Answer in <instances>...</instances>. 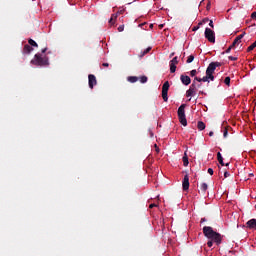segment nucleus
I'll use <instances>...</instances> for the list:
<instances>
[{"mask_svg":"<svg viewBox=\"0 0 256 256\" xmlns=\"http://www.w3.org/2000/svg\"><path fill=\"white\" fill-rule=\"evenodd\" d=\"M153 207H157V204H150L149 209H153Z\"/></svg>","mask_w":256,"mask_h":256,"instance_id":"39","label":"nucleus"},{"mask_svg":"<svg viewBox=\"0 0 256 256\" xmlns=\"http://www.w3.org/2000/svg\"><path fill=\"white\" fill-rule=\"evenodd\" d=\"M224 177L227 179V177H229V172H225Z\"/></svg>","mask_w":256,"mask_h":256,"instance_id":"44","label":"nucleus"},{"mask_svg":"<svg viewBox=\"0 0 256 256\" xmlns=\"http://www.w3.org/2000/svg\"><path fill=\"white\" fill-rule=\"evenodd\" d=\"M42 53H47V48L42 49Z\"/></svg>","mask_w":256,"mask_h":256,"instance_id":"47","label":"nucleus"},{"mask_svg":"<svg viewBox=\"0 0 256 256\" xmlns=\"http://www.w3.org/2000/svg\"><path fill=\"white\" fill-rule=\"evenodd\" d=\"M210 21L209 18H204L198 25H203V23H209Z\"/></svg>","mask_w":256,"mask_h":256,"instance_id":"31","label":"nucleus"},{"mask_svg":"<svg viewBox=\"0 0 256 256\" xmlns=\"http://www.w3.org/2000/svg\"><path fill=\"white\" fill-rule=\"evenodd\" d=\"M203 234L207 239H210L207 242L208 247H213V243H216V245H221L223 241V236L219 234V232H216L213 230V227L211 226H204L203 227Z\"/></svg>","mask_w":256,"mask_h":256,"instance_id":"1","label":"nucleus"},{"mask_svg":"<svg viewBox=\"0 0 256 256\" xmlns=\"http://www.w3.org/2000/svg\"><path fill=\"white\" fill-rule=\"evenodd\" d=\"M177 71V64L170 62V73H175Z\"/></svg>","mask_w":256,"mask_h":256,"instance_id":"18","label":"nucleus"},{"mask_svg":"<svg viewBox=\"0 0 256 256\" xmlns=\"http://www.w3.org/2000/svg\"><path fill=\"white\" fill-rule=\"evenodd\" d=\"M209 27H211L212 29L215 28V25H213V20H210V21H209Z\"/></svg>","mask_w":256,"mask_h":256,"instance_id":"34","label":"nucleus"},{"mask_svg":"<svg viewBox=\"0 0 256 256\" xmlns=\"http://www.w3.org/2000/svg\"><path fill=\"white\" fill-rule=\"evenodd\" d=\"M147 81H148L147 76H141L140 77V83H147Z\"/></svg>","mask_w":256,"mask_h":256,"instance_id":"30","label":"nucleus"},{"mask_svg":"<svg viewBox=\"0 0 256 256\" xmlns=\"http://www.w3.org/2000/svg\"><path fill=\"white\" fill-rule=\"evenodd\" d=\"M217 159H218V162L220 163V165L222 167H225V163L223 162V156L221 155V152L217 153Z\"/></svg>","mask_w":256,"mask_h":256,"instance_id":"14","label":"nucleus"},{"mask_svg":"<svg viewBox=\"0 0 256 256\" xmlns=\"http://www.w3.org/2000/svg\"><path fill=\"white\" fill-rule=\"evenodd\" d=\"M145 25H146L145 23H142L140 24V27H145Z\"/></svg>","mask_w":256,"mask_h":256,"instance_id":"49","label":"nucleus"},{"mask_svg":"<svg viewBox=\"0 0 256 256\" xmlns=\"http://www.w3.org/2000/svg\"><path fill=\"white\" fill-rule=\"evenodd\" d=\"M150 29H153V24H150Z\"/></svg>","mask_w":256,"mask_h":256,"instance_id":"52","label":"nucleus"},{"mask_svg":"<svg viewBox=\"0 0 256 256\" xmlns=\"http://www.w3.org/2000/svg\"><path fill=\"white\" fill-rule=\"evenodd\" d=\"M185 107H187V105L182 104L178 108V119H179V122L181 123V125H183V127H187V118L185 116Z\"/></svg>","mask_w":256,"mask_h":256,"instance_id":"4","label":"nucleus"},{"mask_svg":"<svg viewBox=\"0 0 256 256\" xmlns=\"http://www.w3.org/2000/svg\"><path fill=\"white\" fill-rule=\"evenodd\" d=\"M226 167H229V163L226 164Z\"/></svg>","mask_w":256,"mask_h":256,"instance_id":"54","label":"nucleus"},{"mask_svg":"<svg viewBox=\"0 0 256 256\" xmlns=\"http://www.w3.org/2000/svg\"><path fill=\"white\" fill-rule=\"evenodd\" d=\"M249 177H254V174H253V173H250V174H249Z\"/></svg>","mask_w":256,"mask_h":256,"instance_id":"51","label":"nucleus"},{"mask_svg":"<svg viewBox=\"0 0 256 256\" xmlns=\"http://www.w3.org/2000/svg\"><path fill=\"white\" fill-rule=\"evenodd\" d=\"M128 81L129 83H137V81H139V78L136 76H130L128 77Z\"/></svg>","mask_w":256,"mask_h":256,"instance_id":"21","label":"nucleus"},{"mask_svg":"<svg viewBox=\"0 0 256 256\" xmlns=\"http://www.w3.org/2000/svg\"><path fill=\"white\" fill-rule=\"evenodd\" d=\"M224 83H225V85H227L229 87L231 85V77H226L224 79Z\"/></svg>","mask_w":256,"mask_h":256,"instance_id":"27","label":"nucleus"},{"mask_svg":"<svg viewBox=\"0 0 256 256\" xmlns=\"http://www.w3.org/2000/svg\"><path fill=\"white\" fill-rule=\"evenodd\" d=\"M182 187H183V191H189V175L188 174L184 176Z\"/></svg>","mask_w":256,"mask_h":256,"instance_id":"9","label":"nucleus"},{"mask_svg":"<svg viewBox=\"0 0 256 256\" xmlns=\"http://www.w3.org/2000/svg\"><path fill=\"white\" fill-rule=\"evenodd\" d=\"M228 59H229L230 61H237V57H233V56H229Z\"/></svg>","mask_w":256,"mask_h":256,"instance_id":"35","label":"nucleus"},{"mask_svg":"<svg viewBox=\"0 0 256 256\" xmlns=\"http://www.w3.org/2000/svg\"><path fill=\"white\" fill-rule=\"evenodd\" d=\"M114 15H116V17H119L120 14H119V12H117V13H115Z\"/></svg>","mask_w":256,"mask_h":256,"instance_id":"50","label":"nucleus"},{"mask_svg":"<svg viewBox=\"0 0 256 256\" xmlns=\"http://www.w3.org/2000/svg\"><path fill=\"white\" fill-rule=\"evenodd\" d=\"M162 91L169 92V81H166L162 86Z\"/></svg>","mask_w":256,"mask_h":256,"instance_id":"24","label":"nucleus"},{"mask_svg":"<svg viewBox=\"0 0 256 256\" xmlns=\"http://www.w3.org/2000/svg\"><path fill=\"white\" fill-rule=\"evenodd\" d=\"M208 135H209V137H213L214 132H213V131H210Z\"/></svg>","mask_w":256,"mask_h":256,"instance_id":"43","label":"nucleus"},{"mask_svg":"<svg viewBox=\"0 0 256 256\" xmlns=\"http://www.w3.org/2000/svg\"><path fill=\"white\" fill-rule=\"evenodd\" d=\"M244 37H245V32L242 33V34H240V35H238V36L234 39L232 45H230V46L228 47V49L226 50V53H231V49H233V48L235 47V45H239V43H241V39H243Z\"/></svg>","mask_w":256,"mask_h":256,"instance_id":"6","label":"nucleus"},{"mask_svg":"<svg viewBox=\"0 0 256 256\" xmlns=\"http://www.w3.org/2000/svg\"><path fill=\"white\" fill-rule=\"evenodd\" d=\"M180 81L183 85H191V78L187 75H181L180 76Z\"/></svg>","mask_w":256,"mask_h":256,"instance_id":"10","label":"nucleus"},{"mask_svg":"<svg viewBox=\"0 0 256 256\" xmlns=\"http://www.w3.org/2000/svg\"><path fill=\"white\" fill-rule=\"evenodd\" d=\"M217 67H221V62H211L207 69H206V75L209 77L210 81H215V76H213V73H215V69Z\"/></svg>","mask_w":256,"mask_h":256,"instance_id":"3","label":"nucleus"},{"mask_svg":"<svg viewBox=\"0 0 256 256\" xmlns=\"http://www.w3.org/2000/svg\"><path fill=\"white\" fill-rule=\"evenodd\" d=\"M102 67H109V63H103Z\"/></svg>","mask_w":256,"mask_h":256,"instance_id":"42","label":"nucleus"},{"mask_svg":"<svg viewBox=\"0 0 256 256\" xmlns=\"http://www.w3.org/2000/svg\"><path fill=\"white\" fill-rule=\"evenodd\" d=\"M205 221H207V219L201 218L200 223H205Z\"/></svg>","mask_w":256,"mask_h":256,"instance_id":"45","label":"nucleus"},{"mask_svg":"<svg viewBox=\"0 0 256 256\" xmlns=\"http://www.w3.org/2000/svg\"><path fill=\"white\" fill-rule=\"evenodd\" d=\"M204 36L209 43H215V31L211 30V28L205 29Z\"/></svg>","mask_w":256,"mask_h":256,"instance_id":"5","label":"nucleus"},{"mask_svg":"<svg viewBox=\"0 0 256 256\" xmlns=\"http://www.w3.org/2000/svg\"><path fill=\"white\" fill-rule=\"evenodd\" d=\"M31 64L36 65L37 67H47V65H49V58L47 56H43L41 53H37L31 60Z\"/></svg>","mask_w":256,"mask_h":256,"instance_id":"2","label":"nucleus"},{"mask_svg":"<svg viewBox=\"0 0 256 256\" xmlns=\"http://www.w3.org/2000/svg\"><path fill=\"white\" fill-rule=\"evenodd\" d=\"M88 85L90 89H93L95 85H97V77H95V75L93 74L88 75Z\"/></svg>","mask_w":256,"mask_h":256,"instance_id":"8","label":"nucleus"},{"mask_svg":"<svg viewBox=\"0 0 256 256\" xmlns=\"http://www.w3.org/2000/svg\"><path fill=\"white\" fill-rule=\"evenodd\" d=\"M118 13H119L120 15H123V13H125V10H120V11H118Z\"/></svg>","mask_w":256,"mask_h":256,"instance_id":"46","label":"nucleus"},{"mask_svg":"<svg viewBox=\"0 0 256 256\" xmlns=\"http://www.w3.org/2000/svg\"><path fill=\"white\" fill-rule=\"evenodd\" d=\"M170 63H174V64L178 65V64H179V58H178L177 56H175V57L170 61Z\"/></svg>","mask_w":256,"mask_h":256,"instance_id":"29","label":"nucleus"},{"mask_svg":"<svg viewBox=\"0 0 256 256\" xmlns=\"http://www.w3.org/2000/svg\"><path fill=\"white\" fill-rule=\"evenodd\" d=\"M117 19V14H112L111 18L109 19V25H115V20Z\"/></svg>","mask_w":256,"mask_h":256,"instance_id":"17","label":"nucleus"},{"mask_svg":"<svg viewBox=\"0 0 256 256\" xmlns=\"http://www.w3.org/2000/svg\"><path fill=\"white\" fill-rule=\"evenodd\" d=\"M228 135H229V127H225L224 130H223L224 139H227Z\"/></svg>","mask_w":256,"mask_h":256,"instance_id":"26","label":"nucleus"},{"mask_svg":"<svg viewBox=\"0 0 256 256\" xmlns=\"http://www.w3.org/2000/svg\"><path fill=\"white\" fill-rule=\"evenodd\" d=\"M209 79H210L209 76L206 74V76H204L203 78L195 77L194 81H195V83H197V81H198V83H201V82L209 83Z\"/></svg>","mask_w":256,"mask_h":256,"instance_id":"11","label":"nucleus"},{"mask_svg":"<svg viewBox=\"0 0 256 256\" xmlns=\"http://www.w3.org/2000/svg\"><path fill=\"white\" fill-rule=\"evenodd\" d=\"M256 47V41L254 43H252L248 48H247V52L251 53V51H253V49H255Z\"/></svg>","mask_w":256,"mask_h":256,"instance_id":"25","label":"nucleus"},{"mask_svg":"<svg viewBox=\"0 0 256 256\" xmlns=\"http://www.w3.org/2000/svg\"><path fill=\"white\" fill-rule=\"evenodd\" d=\"M150 135H151V137H153V133H151Z\"/></svg>","mask_w":256,"mask_h":256,"instance_id":"55","label":"nucleus"},{"mask_svg":"<svg viewBox=\"0 0 256 256\" xmlns=\"http://www.w3.org/2000/svg\"><path fill=\"white\" fill-rule=\"evenodd\" d=\"M206 9H207V11H209V9H211V2H208Z\"/></svg>","mask_w":256,"mask_h":256,"instance_id":"36","label":"nucleus"},{"mask_svg":"<svg viewBox=\"0 0 256 256\" xmlns=\"http://www.w3.org/2000/svg\"><path fill=\"white\" fill-rule=\"evenodd\" d=\"M149 51H151V47L146 48L144 51H142L139 54L140 59H143V57H145V55H147V53H149Z\"/></svg>","mask_w":256,"mask_h":256,"instance_id":"16","label":"nucleus"},{"mask_svg":"<svg viewBox=\"0 0 256 256\" xmlns=\"http://www.w3.org/2000/svg\"><path fill=\"white\" fill-rule=\"evenodd\" d=\"M197 93V82L193 80V83L190 85L189 89L186 91V97H194Z\"/></svg>","mask_w":256,"mask_h":256,"instance_id":"7","label":"nucleus"},{"mask_svg":"<svg viewBox=\"0 0 256 256\" xmlns=\"http://www.w3.org/2000/svg\"><path fill=\"white\" fill-rule=\"evenodd\" d=\"M28 43H29V45L31 46V47H39V45L37 44V42H35V40H33V39H29L28 40Z\"/></svg>","mask_w":256,"mask_h":256,"instance_id":"23","label":"nucleus"},{"mask_svg":"<svg viewBox=\"0 0 256 256\" xmlns=\"http://www.w3.org/2000/svg\"><path fill=\"white\" fill-rule=\"evenodd\" d=\"M200 189H201V193H205L207 189H209V186L207 185V183H202L200 186Z\"/></svg>","mask_w":256,"mask_h":256,"instance_id":"20","label":"nucleus"},{"mask_svg":"<svg viewBox=\"0 0 256 256\" xmlns=\"http://www.w3.org/2000/svg\"><path fill=\"white\" fill-rule=\"evenodd\" d=\"M197 127H198L199 131H204L205 124L203 123V121H198Z\"/></svg>","mask_w":256,"mask_h":256,"instance_id":"22","label":"nucleus"},{"mask_svg":"<svg viewBox=\"0 0 256 256\" xmlns=\"http://www.w3.org/2000/svg\"><path fill=\"white\" fill-rule=\"evenodd\" d=\"M195 75H197V70L190 71V76L191 77H195Z\"/></svg>","mask_w":256,"mask_h":256,"instance_id":"32","label":"nucleus"},{"mask_svg":"<svg viewBox=\"0 0 256 256\" xmlns=\"http://www.w3.org/2000/svg\"><path fill=\"white\" fill-rule=\"evenodd\" d=\"M33 51V47H31L29 44H26L22 50L23 55H29Z\"/></svg>","mask_w":256,"mask_h":256,"instance_id":"12","label":"nucleus"},{"mask_svg":"<svg viewBox=\"0 0 256 256\" xmlns=\"http://www.w3.org/2000/svg\"><path fill=\"white\" fill-rule=\"evenodd\" d=\"M199 29V25L198 26H195V27H193V31H197Z\"/></svg>","mask_w":256,"mask_h":256,"instance_id":"41","label":"nucleus"},{"mask_svg":"<svg viewBox=\"0 0 256 256\" xmlns=\"http://www.w3.org/2000/svg\"><path fill=\"white\" fill-rule=\"evenodd\" d=\"M182 161H183L184 167H187L189 165V157L187 156V153L184 154Z\"/></svg>","mask_w":256,"mask_h":256,"instance_id":"15","label":"nucleus"},{"mask_svg":"<svg viewBox=\"0 0 256 256\" xmlns=\"http://www.w3.org/2000/svg\"><path fill=\"white\" fill-rule=\"evenodd\" d=\"M199 93H200V95H203V94H204V92H203V91H200Z\"/></svg>","mask_w":256,"mask_h":256,"instance_id":"53","label":"nucleus"},{"mask_svg":"<svg viewBox=\"0 0 256 256\" xmlns=\"http://www.w3.org/2000/svg\"><path fill=\"white\" fill-rule=\"evenodd\" d=\"M124 29H125V26H124V25L119 26V27H118L119 33H121L122 31H124Z\"/></svg>","mask_w":256,"mask_h":256,"instance_id":"33","label":"nucleus"},{"mask_svg":"<svg viewBox=\"0 0 256 256\" xmlns=\"http://www.w3.org/2000/svg\"><path fill=\"white\" fill-rule=\"evenodd\" d=\"M208 173H209V175H213V169H212V168H209V169H208Z\"/></svg>","mask_w":256,"mask_h":256,"instance_id":"38","label":"nucleus"},{"mask_svg":"<svg viewBox=\"0 0 256 256\" xmlns=\"http://www.w3.org/2000/svg\"><path fill=\"white\" fill-rule=\"evenodd\" d=\"M247 227L249 229H255L256 230V219H250L247 223H246Z\"/></svg>","mask_w":256,"mask_h":256,"instance_id":"13","label":"nucleus"},{"mask_svg":"<svg viewBox=\"0 0 256 256\" xmlns=\"http://www.w3.org/2000/svg\"><path fill=\"white\" fill-rule=\"evenodd\" d=\"M199 87H201V84H196V90L199 89Z\"/></svg>","mask_w":256,"mask_h":256,"instance_id":"48","label":"nucleus"},{"mask_svg":"<svg viewBox=\"0 0 256 256\" xmlns=\"http://www.w3.org/2000/svg\"><path fill=\"white\" fill-rule=\"evenodd\" d=\"M194 60H195V56L190 55V56H188L186 63H193Z\"/></svg>","mask_w":256,"mask_h":256,"instance_id":"28","label":"nucleus"},{"mask_svg":"<svg viewBox=\"0 0 256 256\" xmlns=\"http://www.w3.org/2000/svg\"><path fill=\"white\" fill-rule=\"evenodd\" d=\"M168 93L169 92L162 90V98H163V101H165V103H167V101H169Z\"/></svg>","mask_w":256,"mask_h":256,"instance_id":"19","label":"nucleus"},{"mask_svg":"<svg viewBox=\"0 0 256 256\" xmlns=\"http://www.w3.org/2000/svg\"><path fill=\"white\" fill-rule=\"evenodd\" d=\"M251 19H256V11L251 14Z\"/></svg>","mask_w":256,"mask_h":256,"instance_id":"37","label":"nucleus"},{"mask_svg":"<svg viewBox=\"0 0 256 256\" xmlns=\"http://www.w3.org/2000/svg\"><path fill=\"white\" fill-rule=\"evenodd\" d=\"M156 152L159 153V146H157V144L154 145Z\"/></svg>","mask_w":256,"mask_h":256,"instance_id":"40","label":"nucleus"}]
</instances>
